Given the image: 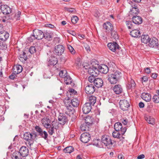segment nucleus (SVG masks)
Here are the masks:
<instances>
[{"instance_id":"obj_1","label":"nucleus","mask_w":159,"mask_h":159,"mask_svg":"<svg viewBox=\"0 0 159 159\" xmlns=\"http://www.w3.org/2000/svg\"><path fill=\"white\" fill-rule=\"evenodd\" d=\"M121 76V73L118 70H116L113 73L108 75V80L110 83L114 84L119 80Z\"/></svg>"},{"instance_id":"obj_6","label":"nucleus","mask_w":159,"mask_h":159,"mask_svg":"<svg viewBox=\"0 0 159 159\" xmlns=\"http://www.w3.org/2000/svg\"><path fill=\"white\" fill-rule=\"evenodd\" d=\"M114 127L115 130L120 131L122 135L125 134L126 130L125 127L122 128V125L120 122L116 123L114 125Z\"/></svg>"},{"instance_id":"obj_48","label":"nucleus","mask_w":159,"mask_h":159,"mask_svg":"<svg viewBox=\"0 0 159 159\" xmlns=\"http://www.w3.org/2000/svg\"><path fill=\"white\" fill-rule=\"evenodd\" d=\"M68 48L72 54H74L75 53V51L74 48L70 45L68 46Z\"/></svg>"},{"instance_id":"obj_18","label":"nucleus","mask_w":159,"mask_h":159,"mask_svg":"<svg viewBox=\"0 0 159 159\" xmlns=\"http://www.w3.org/2000/svg\"><path fill=\"white\" fill-rule=\"evenodd\" d=\"M114 92L116 94H119L123 92V88L120 84H116L113 87Z\"/></svg>"},{"instance_id":"obj_8","label":"nucleus","mask_w":159,"mask_h":159,"mask_svg":"<svg viewBox=\"0 0 159 159\" xmlns=\"http://www.w3.org/2000/svg\"><path fill=\"white\" fill-rule=\"evenodd\" d=\"M64 51V48L61 45H59L55 47L54 52L57 55L60 56L63 53Z\"/></svg>"},{"instance_id":"obj_24","label":"nucleus","mask_w":159,"mask_h":159,"mask_svg":"<svg viewBox=\"0 0 159 159\" xmlns=\"http://www.w3.org/2000/svg\"><path fill=\"white\" fill-rule=\"evenodd\" d=\"M139 10L136 6H134L132 7V9L130 10V11L129 12V16H130L136 15L139 13Z\"/></svg>"},{"instance_id":"obj_46","label":"nucleus","mask_w":159,"mask_h":159,"mask_svg":"<svg viewBox=\"0 0 159 159\" xmlns=\"http://www.w3.org/2000/svg\"><path fill=\"white\" fill-rule=\"evenodd\" d=\"M71 109H72V108L70 107V106L69 107L67 106L65 110L66 113L67 114H69L70 113H69V112H72V110ZM72 113H73L72 112Z\"/></svg>"},{"instance_id":"obj_23","label":"nucleus","mask_w":159,"mask_h":159,"mask_svg":"<svg viewBox=\"0 0 159 159\" xmlns=\"http://www.w3.org/2000/svg\"><path fill=\"white\" fill-rule=\"evenodd\" d=\"M103 84V81L102 80L101 78H97L95 79L94 81V84L98 88L101 87Z\"/></svg>"},{"instance_id":"obj_11","label":"nucleus","mask_w":159,"mask_h":159,"mask_svg":"<svg viewBox=\"0 0 159 159\" xmlns=\"http://www.w3.org/2000/svg\"><path fill=\"white\" fill-rule=\"evenodd\" d=\"M1 10L4 14H9L12 11L11 9L7 5H1Z\"/></svg>"},{"instance_id":"obj_47","label":"nucleus","mask_w":159,"mask_h":159,"mask_svg":"<svg viewBox=\"0 0 159 159\" xmlns=\"http://www.w3.org/2000/svg\"><path fill=\"white\" fill-rule=\"evenodd\" d=\"M78 20V17L76 16H74L72 17L71 20L72 23L75 24L76 23Z\"/></svg>"},{"instance_id":"obj_15","label":"nucleus","mask_w":159,"mask_h":159,"mask_svg":"<svg viewBox=\"0 0 159 159\" xmlns=\"http://www.w3.org/2000/svg\"><path fill=\"white\" fill-rule=\"evenodd\" d=\"M41 122L43 126L47 129L50 127V120L47 117L43 118L41 120Z\"/></svg>"},{"instance_id":"obj_37","label":"nucleus","mask_w":159,"mask_h":159,"mask_svg":"<svg viewBox=\"0 0 159 159\" xmlns=\"http://www.w3.org/2000/svg\"><path fill=\"white\" fill-rule=\"evenodd\" d=\"M64 82L66 84H70L72 82V80L70 77L67 75L64 78Z\"/></svg>"},{"instance_id":"obj_28","label":"nucleus","mask_w":159,"mask_h":159,"mask_svg":"<svg viewBox=\"0 0 159 159\" xmlns=\"http://www.w3.org/2000/svg\"><path fill=\"white\" fill-rule=\"evenodd\" d=\"M142 42L145 44H149V36L148 35H143L141 38Z\"/></svg>"},{"instance_id":"obj_38","label":"nucleus","mask_w":159,"mask_h":159,"mask_svg":"<svg viewBox=\"0 0 159 159\" xmlns=\"http://www.w3.org/2000/svg\"><path fill=\"white\" fill-rule=\"evenodd\" d=\"M112 24L109 22H107L106 23L104 24L103 27L107 30H109L110 29H112L111 28Z\"/></svg>"},{"instance_id":"obj_22","label":"nucleus","mask_w":159,"mask_h":159,"mask_svg":"<svg viewBox=\"0 0 159 159\" xmlns=\"http://www.w3.org/2000/svg\"><path fill=\"white\" fill-rule=\"evenodd\" d=\"M157 40L155 38L150 39V47L156 48L157 46Z\"/></svg>"},{"instance_id":"obj_34","label":"nucleus","mask_w":159,"mask_h":159,"mask_svg":"<svg viewBox=\"0 0 159 159\" xmlns=\"http://www.w3.org/2000/svg\"><path fill=\"white\" fill-rule=\"evenodd\" d=\"M74 150V149L72 146L67 147L64 149V152L66 153H70Z\"/></svg>"},{"instance_id":"obj_61","label":"nucleus","mask_w":159,"mask_h":159,"mask_svg":"<svg viewBox=\"0 0 159 159\" xmlns=\"http://www.w3.org/2000/svg\"><path fill=\"white\" fill-rule=\"evenodd\" d=\"M144 155L143 154H141L138 156L137 157L138 159H142L144 158Z\"/></svg>"},{"instance_id":"obj_33","label":"nucleus","mask_w":159,"mask_h":159,"mask_svg":"<svg viewBox=\"0 0 159 159\" xmlns=\"http://www.w3.org/2000/svg\"><path fill=\"white\" fill-rule=\"evenodd\" d=\"M125 23L128 29H132L134 28V25L132 21H126Z\"/></svg>"},{"instance_id":"obj_51","label":"nucleus","mask_w":159,"mask_h":159,"mask_svg":"<svg viewBox=\"0 0 159 159\" xmlns=\"http://www.w3.org/2000/svg\"><path fill=\"white\" fill-rule=\"evenodd\" d=\"M129 85L130 86V87L131 88H134L135 86V84L134 80H131Z\"/></svg>"},{"instance_id":"obj_57","label":"nucleus","mask_w":159,"mask_h":159,"mask_svg":"<svg viewBox=\"0 0 159 159\" xmlns=\"http://www.w3.org/2000/svg\"><path fill=\"white\" fill-rule=\"evenodd\" d=\"M16 75L17 74H14L13 71L12 74L9 76V78L11 79H14L16 77Z\"/></svg>"},{"instance_id":"obj_53","label":"nucleus","mask_w":159,"mask_h":159,"mask_svg":"<svg viewBox=\"0 0 159 159\" xmlns=\"http://www.w3.org/2000/svg\"><path fill=\"white\" fill-rule=\"evenodd\" d=\"M44 37L45 39L48 40H50L52 38V36L49 33H47L45 35H44Z\"/></svg>"},{"instance_id":"obj_45","label":"nucleus","mask_w":159,"mask_h":159,"mask_svg":"<svg viewBox=\"0 0 159 159\" xmlns=\"http://www.w3.org/2000/svg\"><path fill=\"white\" fill-rule=\"evenodd\" d=\"M19 154L18 152H14L11 155V158L12 159H19L18 157V155Z\"/></svg>"},{"instance_id":"obj_5","label":"nucleus","mask_w":159,"mask_h":159,"mask_svg":"<svg viewBox=\"0 0 159 159\" xmlns=\"http://www.w3.org/2000/svg\"><path fill=\"white\" fill-rule=\"evenodd\" d=\"M120 107L123 111L127 110L130 106L129 102L126 100H121L119 102Z\"/></svg>"},{"instance_id":"obj_39","label":"nucleus","mask_w":159,"mask_h":159,"mask_svg":"<svg viewBox=\"0 0 159 159\" xmlns=\"http://www.w3.org/2000/svg\"><path fill=\"white\" fill-rule=\"evenodd\" d=\"M89 126L85 123H84L81 125L80 129L82 131H87L89 129Z\"/></svg>"},{"instance_id":"obj_44","label":"nucleus","mask_w":159,"mask_h":159,"mask_svg":"<svg viewBox=\"0 0 159 159\" xmlns=\"http://www.w3.org/2000/svg\"><path fill=\"white\" fill-rule=\"evenodd\" d=\"M153 101L156 103L159 102V96L158 95H154L152 98Z\"/></svg>"},{"instance_id":"obj_32","label":"nucleus","mask_w":159,"mask_h":159,"mask_svg":"<svg viewBox=\"0 0 159 159\" xmlns=\"http://www.w3.org/2000/svg\"><path fill=\"white\" fill-rule=\"evenodd\" d=\"M149 95L148 93H143L141 95V98L146 102H149Z\"/></svg>"},{"instance_id":"obj_4","label":"nucleus","mask_w":159,"mask_h":159,"mask_svg":"<svg viewBox=\"0 0 159 159\" xmlns=\"http://www.w3.org/2000/svg\"><path fill=\"white\" fill-rule=\"evenodd\" d=\"M101 142L106 146L113 144L111 138L109 136L107 135H103L102 137Z\"/></svg>"},{"instance_id":"obj_20","label":"nucleus","mask_w":159,"mask_h":159,"mask_svg":"<svg viewBox=\"0 0 159 159\" xmlns=\"http://www.w3.org/2000/svg\"><path fill=\"white\" fill-rule=\"evenodd\" d=\"M48 66H54L57 63V59L56 57L52 56L48 60Z\"/></svg>"},{"instance_id":"obj_21","label":"nucleus","mask_w":159,"mask_h":159,"mask_svg":"<svg viewBox=\"0 0 159 159\" xmlns=\"http://www.w3.org/2000/svg\"><path fill=\"white\" fill-rule=\"evenodd\" d=\"M22 67L20 65L14 66L13 69V71L14 74H18L21 72L22 70Z\"/></svg>"},{"instance_id":"obj_26","label":"nucleus","mask_w":159,"mask_h":159,"mask_svg":"<svg viewBox=\"0 0 159 159\" xmlns=\"http://www.w3.org/2000/svg\"><path fill=\"white\" fill-rule=\"evenodd\" d=\"M84 121L85 123L89 126L92 124L93 119L92 116H88L85 118Z\"/></svg>"},{"instance_id":"obj_58","label":"nucleus","mask_w":159,"mask_h":159,"mask_svg":"<svg viewBox=\"0 0 159 159\" xmlns=\"http://www.w3.org/2000/svg\"><path fill=\"white\" fill-rule=\"evenodd\" d=\"M150 124L154 125L155 123V119L153 118H150Z\"/></svg>"},{"instance_id":"obj_27","label":"nucleus","mask_w":159,"mask_h":159,"mask_svg":"<svg viewBox=\"0 0 159 159\" xmlns=\"http://www.w3.org/2000/svg\"><path fill=\"white\" fill-rule=\"evenodd\" d=\"M89 102L87 103H89L91 105H94L96 101V98L95 96H91L88 98Z\"/></svg>"},{"instance_id":"obj_31","label":"nucleus","mask_w":159,"mask_h":159,"mask_svg":"<svg viewBox=\"0 0 159 159\" xmlns=\"http://www.w3.org/2000/svg\"><path fill=\"white\" fill-rule=\"evenodd\" d=\"M39 134L44 139L46 140H48V135L46 131H42L41 132H40L39 133Z\"/></svg>"},{"instance_id":"obj_54","label":"nucleus","mask_w":159,"mask_h":159,"mask_svg":"<svg viewBox=\"0 0 159 159\" xmlns=\"http://www.w3.org/2000/svg\"><path fill=\"white\" fill-rule=\"evenodd\" d=\"M54 128L52 127L49 129L48 132L50 135H52L54 133Z\"/></svg>"},{"instance_id":"obj_35","label":"nucleus","mask_w":159,"mask_h":159,"mask_svg":"<svg viewBox=\"0 0 159 159\" xmlns=\"http://www.w3.org/2000/svg\"><path fill=\"white\" fill-rule=\"evenodd\" d=\"M19 59L22 62H24L27 59V57L25 52H23L22 54L20 55Z\"/></svg>"},{"instance_id":"obj_41","label":"nucleus","mask_w":159,"mask_h":159,"mask_svg":"<svg viewBox=\"0 0 159 159\" xmlns=\"http://www.w3.org/2000/svg\"><path fill=\"white\" fill-rule=\"evenodd\" d=\"M59 75L61 77L64 78L67 75V72L66 70H61L59 73Z\"/></svg>"},{"instance_id":"obj_7","label":"nucleus","mask_w":159,"mask_h":159,"mask_svg":"<svg viewBox=\"0 0 159 159\" xmlns=\"http://www.w3.org/2000/svg\"><path fill=\"white\" fill-rule=\"evenodd\" d=\"M98 65L97 66H92L89 68L88 70V73L91 75L97 76L99 74V70L98 69Z\"/></svg>"},{"instance_id":"obj_13","label":"nucleus","mask_w":159,"mask_h":159,"mask_svg":"<svg viewBox=\"0 0 159 159\" xmlns=\"http://www.w3.org/2000/svg\"><path fill=\"white\" fill-rule=\"evenodd\" d=\"M21 156L25 157L27 156L29 153L28 148L26 147L22 146L21 147L18 152Z\"/></svg>"},{"instance_id":"obj_14","label":"nucleus","mask_w":159,"mask_h":159,"mask_svg":"<svg viewBox=\"0 0 159 159\" xmlns=\"http://www.w3.org/2000/svg\"><path fill=\"white\" fill-rule=\"evenodd\" d=\"M92 109L91 105L89 103H85L83 106L82 110L84 113L88 114L89 113Z\"/></svg>"},{"instance_id":"obj_49","label":"nucleus","mask_w":159,"mask_h":159,"mask_svg":"<svg viewBox=\"0 0 159 159\" xmlns=\"http://www.w3.org/2000/svg\"><path fill=\"white\" fill-rule=\"evenodd\" d=\"M36 51V48L34 47H31L29 49V51L31 54H33Z\"/></svg>"},{"instance_id":"obj_42","label":"nucleus","mask_w":159,"mask_h":159,"mask_svg":"<svg viewBox=\"0 0 159 159\" xmlns=\"http://www.w3.org/2000/svg\"><path fill=\"white\" fill-rule=\"evenodd\" d=\"M59 123L55 121H53L52 123V127L56 129H57L59 128Z\"/></svg>"},{"instance_id":"obj_17","label":"nucleus","mask_w":159,"mask_h":159,"mask_svg":"<svg viewBox=\"0 0 159 159\" xmlns=\"http://www.w3.org/2000/svg\"><path fill=\"white\" fill-rule=\"evenodd\" d=\"M132 21L134 24L139 25L142 23V19L139 16H134L132 18Z\"/></svg>"},{"instance_id":"obj_9","label":"nucleus","mask_w":159,"mask_h":159,"mask_svg":"<svg viewBox=\"0 0 159 159\" xmlns=\"http://www.w3.org/2000/svg\"><path fill=\"white\" fill-rule=\"evenodd\" d=\"M90 139V135L88 133H83L80 137V140L83 143H86L88 142Z\"/></svg>"},{"instance_id":"obj_30","label":"nucleus","mask_w":159,"mask_h":159,"mask_svg":"<svg viewBox=\"0 0 159 159\" xmlns=\"http://www.w3.org/2000/svg\"><path fill=\"white\" fill-rule=\"evenodd\" d=\"M121 132L119 131H114L112 133V136L114 138L121 139H124L123 137H120Z\"/></svg>"},{"instance_id":"obj_3","label":"nucleus","mask_w":159,"mask_h":159,"mask_svg":"<svg viewBox=\"0 0 159 159\" xmlns=\"http://www.w3.org/2000/svg\"><path fill=\"white\" fill-rule=\"evenodd\" d=\"M36 134L34 133H30L27 132L25 133L23 136V138L27 141L28 144L30 146L32 145L34 143L33 140L36 137Z\"/></svg>"},{"instance_id":"obj_16","label":"nucleus","mask_w":159,"mask_h":159,"mask_svg":"<svg viewBox=\"0 0 159 159\" xmlns=\"http://www.w3.org/2000/svg\"><path fill=\"white\" fill-rule=\"evenodd\" d=\"M107 46L113 52H115L116 49L119 48V45L116 42L109 43L107 44Z\"/></svg>"},{"instance_id":"obj_55","label":"nucleus","mask_w":159,"mask_h":159,"mask_svg":"<svg viewBox=\"0 0 159 159\" xmlns=\"http://www.w3.org/2000/svg\"><path fill=\"white\" fill-rule=\"evenodd\" d=\"M142 82L143 83V82H146L148 80V78L147 76H143L142 78Z\"/></svg>"},{"instance_id":"obj_43","label":"nucleus","mask_w":159,"mask_h":159,"mask_svg":"<svg viewBox=\"0 0 159 159\" xmlns=\"http://www.w3.org/2000/svg\"><path fill=\"white\" fill-rule=\"evenodd\" d=\"M111 38L114 39L115 40L118 39V36L116 32L115 31H112L111 33Z\"/></svg>"},{"instance_id":"obj_52","label":"nucleus","mask_w":159,"mask_h":159,"mask_svg":"<svg viewBox=\"0 0 159 159\" xmlns=\"http://www.w3.org/2000/svg\"><path fill=\"white\" fill-rule=\"evenodd\" d=\"M96 76H94L93 75H91L89 76L88 78V81L90 82H94V80H95L94 77Z\"/></svg>"},{"instance_id":"obj_2","label":"nucleus","mask_w":159,"mask_h":159,"mask_svg":"<svg viewBox=\"0 0 159 159\" xmlns=\"http://www.w3.org/2000/svg\"><path fill=\"white\" fill-rule=\"evenodd\" d=\"M44 34L43 32L38 30L35 29L33 30V34L28 38V40L32 42L35 39H36L38 40L42 39L44 37Z\"/></svg>"},{"instance_id":"obj_25","label":"nucleus","mask_w":159,"mask_h":159,"mask_svg":"<svg viewBox=\"0 0 159 159\" xmlns=\"http://www.w3.org/2000/svg\"><path fill=\"white\" fill-rule=\"evenodd\" d=\"M9 36V34L5 31H2L0 33V39L2 40H6Z\"/></svg>"},{"instance_id":"obj_64","label":"nucleus","mask_w":159,"mask_h":159,"mask_svg":"<svg viewBox=\"0 0 159 159\" xmlns=\"http://www.w3.org/2000/svg\"><path fill=\"white\" fill-rule=\"evenodd\" d=\"M151 76L153 79H156L157 76V74L156 73H152Z\"/></svg>"},{"instance_id":"obj_19","label":"nucleus","mask_w":159,"mask_h":159,"mask_svg":"<svg viewBox=\"0 0 159 159\" xmlns=\"http://www.w3.org/2000/svg\"><path fill=\"white\" fill-rule=\"evenodd\" d=\"M98 67L99 71L103 74H107L108 71V68L107 65L105 64H102L101 66H98Z\"/></svg>"},{"instance_id":"obj_59","label":"nucleus","mask_w":159,"mask_h":159,"mask_svg":"<svg viewBox=\"0 0 159 159\" xmlns=\"http://www.w3.org/2000/svg\"><path fill=\"white\" fill-rule=\"evenodd\" d=\"M69 91L72 94H75L76 93V92L73 89H70Z\"/></svg>"},{"instance_id":"obj_29","label":"nucleus","mask_w":159,"mask_h":159,"mask_svg":"<svg viewBox=\"0 0 159 159\" xmlns=\"http://www.w3.org/2000/svg\"><path fill=\"white\" fill-rule=\"evenodd\" d=\"M130 34L133 37H137L140 36V32L139 30L135 29L130 32Z\"/></svg>"},{"instance_id":"obj_56","label":"nucleus","mask_w":159,"mask_h":159,"mask_svg":"<svg viewBox=\"0 0 159 159\" xmlns=\"http://www.w3.org/2000/svg\"><path fill=\"white\" fill-rule=\"evenodd\" d=\"M35 129L39 133L42 131V129L39 126H36L35 127Z\"/></svg>"},{"instance_id":"obj_62","label":"nucleus","mask_w":159,"mask_h":159,"mask_svg":"<svg viewBox=\"0 0 159 159\" xmlns=\"http://www.w3.org/2000/svg\"><path fill=\"white\" fill-rule=\"evenodd\" d=\"M2 69V66H0V77H2L3 76Z\"/></svg>"},{"instance_id":"obj_50","label":"nucleus","mask_w":159,"mask_h":159,"mask_svg":"<svg viewBox=\"0 0 159 159\" xmlns=\"http://www.w3.org/2000/svg\"><path fill=\"white\" fill-rule=\"evenodd\" d=\"M21 14V12L20 11H18L17 13H16L15 16H14V18L16 20H19V17H20V15Z\"/></svg>"},{"instance_id":"obj_63","label":"nucleus","mask_w":159,"mask_h":159,"mask_svg":"<svg viewBox=\"0 0 159 159\" xmlns=\"http://www.w3.org/2000/svg\"><path fill=\"white\" fill-rule=\"evenodd\" d=\"M84 47L86 49V50L88 51V52H89V51H90V47H89L87 45H85V46H84Z\"/></svg>"},{"instance_id":"obj_10","label":"nucleus","mask_w":159,"mask_h":159,"mask_svg":"<svg viewBox=\"0 0 159 159\" xmlns=\"http://www.w3.org/2000/svg\"><path fill=\"white\" fill-rule=\"evenodd\" d=\"M58 120L60 124L63 125L67 121L66 116L63 113H60L58 116Z\"/></svg>"},{"instance_id":"obj_60","label":"nucleus","mask_w":159,"mask_h":159,"mask_svg":"<svg viewBox=\"0 0 159 159\" xmlns=\"http://www.w3.org/2000/svg\"><path fill=\"white\" fill-rule=\"evenodd\" d=\"M139 106L140 108H142L144 107V104L143 102H140L139 103Z\"/></svg>"},{"instance_id":"obj_36","label":"nucleus","mask_w":159,"mask_h":159,"mask_svg":"<svg viewBox=\"0 0 159 159\" xmlns=\"http://www.w3.org/2000/svg\"><path fill=\"white\" fill-rule=\"evenodd\" d=\"M71 104L74 107H77L79 105V101L76 98H74L71 100Z\"/></svg>"},{"instance_id":"obj_12","label":"nucleus","mask_w":159,"mask_h":159,"mask_svg":"<svg viewBox=\"0 0 159 159\" xmlns=\"http://www.w3.org/2000/svg\"><path fill=\"white\" fill-rule=\"evenodd\" d=\"M95 90V87L92 84H89L85 87V92L88 94H91L93 93Z\"/></svg>"},{"instance_id":"obj_40","label":"nucleus","mask_w":159,"mask_h":159,"mask_svg":"<svg viewBox=\"0 0 159 159\" xmlns=\"http://www.w3.org/2000/svg\"><path fill=\"white\" fill-rule=\"evenodd\" d=\"M101 142L99 139H95L93 142V145L98 147H101Z\"/></svg>"}]
</instances>
